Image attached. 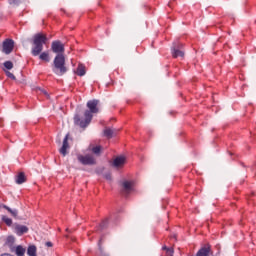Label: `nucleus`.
<instances>
[{
    "label": "nucleus",
    "instance_id": "1",
    "mask_svg": "<svg viewBox=\"0 0 256 256\" xmlns=\"http://www.w3.org/2000/svg\"><path fill=\"white\" fill-rule=\"evenodd\" d=\"M47 43V35L38 33L33 37V47L31 53L34 57L39 56L40 61H44V63H49L51 61V57L49 56V52H43V45Z\"/></svg>",
    "mask_w": 256,
    "mask_h": 256
},
{
    "label": "nucleus",
    "instance_id": "2",
    "mask_svg": "<svg viewBox=\"0 0 256 256\" xmlns=\"http://www.w3.org/2000/svg\"><path fill=\"white\" fill-rule=\"evenodd\" d=\"M87 108L89 110H86L84 112V118L81 119L79 115H76L74 117V123L76 125H79V127H87L89 123H91V120L93 119V114L99 113V100H90L87 102Z\"/></svg>",
    "mask_w": 256,
    "mask_h": 256
},
{
    "label": "nucleus",
    "instance_id": "3",
    "mask_svg": "<svg viewBox=\"0 0 256 256\" xmlns=\"http://www.w3.org/2000/svg\"><path fill=\"white\" fill-rule=\"evenodd\" d=\"M54 73L56 75H65L67 73V66H65V56L63 54H58L54 58Z\"/></svg>",
    "mask_w": 256,
    "mask_h": 256
},
{
    "label": "nucleus",
    "instance_id": "4",
    "mask_svg": "<svg viewBox=\"0 0 256 256\" xmlns=\"http://www.w3.org/2000/svg\"><path fill=\"white\" fill-rule=\"evenodd\" d=\"M13 47H15V42L11 39H6L3 42L2 51L6 55H9L10 53L13 52Z\"/></svg>",
    "mask_w": 256,
    "mask_h": 256
},
{
    "label": "nucleus",
    "instance_id": "5",
    "mask_svg": "<svg viewBox=\"0 0 256 256\" xmlns=\"http://www.w3.org/2000/svg\"><path fill=\"white\" fill-rule=\"evenodd\" d=\"M77 159L82 165H95V157L92 155H78Z\"/></svg>",
    "mask_w": 256,
    "mask_h": 256
},
{
    "label": "nucleus",
    "instance_id": "6",
    "mask_svg": "<svg viewBox=\"0 0 256 256\" xmlns=\"http://www.w3.org/2000/svg\"><path fill=\"white\" fill-rule=\"evenodd\" d=\"M51 49L53 53H64L65 52V46L61 41H53L51 45Z\"/></svg>",
    "mask_w": 256,
    "mask_h": 256
},
{
    "label": "nucleus",
    "instance_id": "7",
    "mask_svg": "<svg viewBox=\"0 0 256 256\" xmlns=\"http://www.w3.org/2000/svg\"><path fill=\"white\" fill-rule=\"evenodd\" d=\"M67 149H69V134H67L63 140L62 147L60 148V153L65 157L67 155Z\"/></svg>",
    "mask_w": 256,
    "mask_h": 256
},
{
    "label": "nucleus",
    "instance_id": "8",
    "mask_svg": "<svg viewBox=\"0 0 256 256\" xmlns=\"http://www.w3.org/2000/svg\"><path fill=\"white\" fill-rule=\"evenodd\" d=\"M114 167H117V169L123 167L125 165V157L124 156H119L114 159L113 161Z\"/></svg>",
    "mask_w": 256,
    "mask_h": 256
},
{
    "label": "nucleus",
    "instance_id": "9",
    "mask_svg": "<svg viewBox=\"0 0 256 256\" xmlns=\"http://www.w3.org/2000/svg\"><path fill=\"white\" fill-rule=\"evenodd\" d=\"M27 231H29V228H27V226H25V225H16L15 226V233L19 236L27 233Z\"/></svg>",
    "mask_w": 256,
    "mask_h": 256
},
{
    "label": "nucleus",
    "instance_id": "10",
    "mask_svg": "<svg viewBox=\"0 0 256 256\" xmlns=\"http://www.w3.org/2000/svg\"><path fill=\"white\" fill-rule=\"evenodd\" d=\"M122 187H124L126 191H133L135 188V180L124 181Z\"/></svg>",
    "mask_w": 256,
    "mask_h": 256
},
{
    "label": "nucleus",
    "instance_id": "11",
    "mask_svg": "<svg viewBox=\"0 0 256 256\" xmlns=\"http://www.w3.org/2000/svg\"><path fill=\"white\" fill-rule=\"evenodd\" d=\"M27 181V178L25 177V173L20 172L17 176H16V183L18 185H21L22 183H25Z\"/></svg>",
    "mask_w": 256,
    "mask_h": 256
},
{
    "label": "nucleus",
    "instance_id": "12",
    "mask_svg": "<svg viewBox=\"0 0 256 256\" xmlns=\"http://www.w3.org/2000/svg\"><path fill=\"white\" fill-rule=\"evenodd\" d=\"M28 256H37V247L35 245H31L27 249Z\"/></svg>",
    "mask_w": 256,
    "mask_h": 256
},
{
    "label": "nucleus",
    "instance_id": "13",
    "mask_svg": "<svg viewBox=\"0 0 256 256\" xmlns=\"http://www.w3.org/2000/svg\"><path fill=\"white\" fill-rule=\"evenodd\" d=\"M172 56L177 59V57H185V52H183L182 50L179 49H173L172 51Z\"/></svg>",
    "mask_w": 256,
    "mask_h": 256
},
{
    "label": "nucleus",
    "instance_id": "14",
    "mask_svg": "<svg viewBox=\"0 0 256 256\" xmlns=\"http://www.w3.org/2000/svg\"><path fill=\"white\" fill-rule=\"evenodd\" d=\"M89 151H92V153H94V155H101V146L90 145Z\"/></svg>",
    "mask_w": 256,
    "mask_h": 256
},
{
    "label": "nucleus",
    "instance_id": "15",
    "mask_svg": "<svg viewBox=\"0 0 256 256\" xmlns=\"http://www.w3.org/2000/svg\"><path fill=\"white\" fill-rule=\"evenodd\" d=\"M76 75H79V77H83V75H85V66H83V64L78 65Z\"/></svg>",
    "mask_w": 256,
    "mask_h": 256
},
{
    "label": "nucleus",
    "instance_id": "16",
    "mask_svg": "<svg viewBox=\"0 0 256 256\" xmlns=\"http://www.w3.org/2000/svg\"><path fill=\"white\" fill-rule=\"evenodd\" d=\"M209 253H210L209 247H207V248H201V249L198 251L197 256H209Z\"/></svg>",
    "mask_w": 256,
    "mask_h": 256
},
{
    "label": "nucleus",
    "instance_id": "17",
    "mask_svg": "<svg viewBox=\"0 0 256 256\" xmlns=\"http://www.w3.org/2000/svg\"><path fill=\"white\" fill-rule=\"evenodd\" d=\"M25 248H23V246L19 245L15 248V253L17 256H23L25 255Z\"/></svg>",
    "mask_w": 256,
    "mask_h": 256
},
{
    "label": "nucleus",
    "instance_id": "18",
    "mask_svg": "<svg viewBox=\"0 0 256 256\" xmlns=\"http://www.w3.org/2000/svg\"><path fill=\"white\" fill-rule=\"evenodd\" d=\"M0 207H3L4 209H6L12 215V217H17V215H18L17 210H15V209L13 210V209L9 208V206H6V205H2Z\"/></svg>",
    "mask_w": 256,
    "mask_h": 256
},
{
    "label": "nucleus",
    "instance_id": "19",
    "mask_svg": "<svg viewBox=\"0 0 256 256\" xmlns=\"http://www.w3.org/2000/svg\"><path fill=\"white\" fill-rule=\"evenodd\" d=\"M114 133L115 132L113 131V129H110V128H106L104 130V136L107 137L108 139H111V137H113Z\"/></svg>",
    "mask_w": 256,
    "mask_h": 256
},
{
    "label": "nucleus",
    "instance_id": "20",
    "mask_svg": "<svg viewBox=\"0 0 256 256\" xmlns=\"http://www.w3.org/2000/svg\"><path fill=\"white\" fill-rule=\"evenodd\" d=\"M2 221L8 226L11 227L13 225V220L5 215L2 216Z\"/></svg>",
    "mask_w": 256,
    "mask_h": 256
},
{
    "label": "nucleus",
    "instance_id": "21",
    "mask_svg": "<svg viewBox=\"0 0 256 256\" xmlns=\"http://www.w3.org/2000/svg\"><path fill=\"white\" fill-rule=\"evenodd\" d=\"M4 67H5V70L7 69L8 71L13 69V62L11 61L4 62Z\"/></svg>",
    "mask_w": 256,
    "mask_h": 256
},
{
    "label": "nucleus",
    "instance_id": "22",
    "mask_svg": "<svg viewBox=\"0 0 256 256\" xmlns=\"http://www.w3.org/2000/svg\"><path fill=\"white\" fill-rule=\"evenodd\" d=\"M164 249H166V256H173V248L164 247Z\"/></svg>",
    "mask_w": 256,
    "mask_h": 256
},
{
    "label": "nucleus",
    "instance_id": "23",
    "mask_svg": "<svg viewBox=\"0 0 256 256\" xmlns=\"http://www.w3.org/2000/svg\"><path fill=\"white\" fill-rule=\"evenodd\" d=\"M4 71H5L6 75H7V77H9V79H13V81H15L16 78H15V75L13 73H11V72H9V71H7L5 69H4Z\"/></svg>",
    "mask_w": 256,
    "mask_h": 256
},
{
    "label": "nucleus",
    "instance_id": "24",
    "mask_svg": "<svg viewBox=\"0 0 256 256\" xmlns=\"http://www.w3.org/2000/svg\"><path fill=\"white\" fill-rule=\"evenodd\" d=\"M7 242H8V243H15V237L9 236V237L7 238Z\"/></svg>",
    "mask_w": 256,
    "mask_h": 256
},
{
    "label": "nucleus",
    "instance_id": "25",
    "mask_svg": "<svg viewBox=\"0 0 256 256\" xmlns=\"http://www.w3.org/2000/svg\"><path fill=\"white\" fill-rule=\"evenodd\" d=\"M9 3L11 4L19 3V0H9Z\"/></svg>",
    "mask_w": 256,
    "mask_h": 256
},
{
    "label": "nucleus",
    "instance_id": "26",
    "mask_svg": "<svg viewBox=\"0 0 256 256\" xmlns=\"http://www.w3.org/2000/svg\"><path fill=\"white\" fill-rule=\"evenodd\" d=\"M46 247H53V243H51V242H46Z\"/></svg>",
    "mask_w": 256,
    "mask_h": 256
},
{
    "label": "nucleus",
    "instance_id": "27",
    "mask_svg": "<svg viewBox=\"0 0 256 256\" xmlns=\"http://www.w3.org/2000/svg\"><path fill=\"white\" fill-rule=\"evenodd\" d=\"M106 179H111V176H106Z\"/></svg>",
    "mask_w": 256,
    "mask_h": 256
},
{
    "label": "nucleus",
    "instance_id": "28",
    "mask_svg": "<svg viewBox=\"0 0 256 256\" xmlns=\"http://www.w3.org/2000/svg\"><path fill=\"white\" fill-rule=\"evenodd\" d=\"M42 93H44V95H47V92H46V91H43Z\"/></svg>",
    "mask_w": 256,
    "mask_h": 256
}]
</instances>
